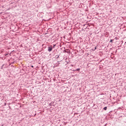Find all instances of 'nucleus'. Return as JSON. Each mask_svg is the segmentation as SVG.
<instances>
[{
    "instance_id": "nucleus-2",
    "label": "nucleus",
    "mask_w": 126,
    "mask_h": 126,
    "mask_svg": "<svg viewBox=\"0 0 126 126\" xmlns=\"http://www.w3.org/2000/svg\"><path fill=\"white\" fill-rule=\"evenodd\" d=\"M107 107L106 106V107H104L103 109L105 110H107Z\"/></svg>"
},
{
    "instance_id": "nucleus-1",
    "label": "nucleus",
    "mask_w": 126,
    "mask_h": 126,
    "mask_svg": "<svg viewBox=\"0 0 126 126\" xmlns=\"http://www.w3.org/2000/svg\"><path fill=\"white\" fill-rule=\"evenodd\" d=\"M52 50V47H48V51L51 52Z\"/></svg>"
},
{
    "instance_id": "nucleus-3",
    "label": "nucleus",
    "mask_w": 126,
    "mask_h": 126,
    "mask_svg": "<svg viewBox=\"0 0 126 126\" xmlns=\"http://www.w3.org/2000/svg\"><path fill=\"white\" fill-rule=\"evenodd\" d=\"M76 71H79L80 70V68H77V70H76Z\"/></svg>"
},
{
    "instance_id": "nucleus-5",
    "label": "nucleus",
    "mask_w": 126,
    "mask_h": 126,
    "mask_svg": "<svg viewBox=\"0 0 126 126\" xmlns=\"http://www.w3.org/2000/svg\"><path fill=\"white\" fill-rule=\"evenodd\" d=\"M71 66L73 67L74 65L73 64H71Z\"/></svg>"
},
{
    "instance_id": "nucleus-4",
    "label": "nucleus",
    "mask_w": 126,
    "mask_h": 126,
    "mask_svg": "<svg viewBox=\"0 0 126 126\" xmlns=\"http://www.w3.org/2000/svg\"><path fill=\"white\" fill-rule=\"evenodd\" d=\"M113 40H110V42H113Z\"/></svg>"
}]
</instances>
